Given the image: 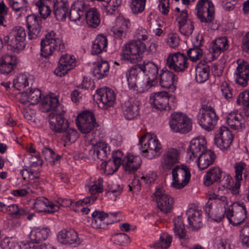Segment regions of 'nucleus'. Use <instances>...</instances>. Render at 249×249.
<instances>
[{"label":"nucleus","instance_id":"f257e3e1","mask_svg":"<svg viewBox=\"0 0 249 249\" xmlns=\"http://www.w3.org/2000/svg\"><path fill=\"white\" fill-rule=\"evenodd\" d=\"M142 155L148 159H153L160 155L161 144L157 136L151 133L143 135L139 139Z\"/></svg>","mask_w":249,"mask_h":249},{"label":"nucleus","instance_id":"f03ea898","mask_svg":"<svg viewBox=\"0 0 249 249\" xmlns=\"http://www.w3.org/2000/svg\"><path fill=\"white\" fill-rule=\"evenodd\" d=\"M66 49V44L53 31L48 32L41 41V55L47 58L55 51L63 52Z\"/></svg>","mask_w":249,"mask_h":249},{"label":"nucleus","instance_id":"7ed1b4c3","mask_svg":"<svg viewBox=\"0 0 249 249\" xmlns=\"http://www.w3.org/2000/svg\"><path fill=\"white\" fill-rule=\"evenodd\" d=\"M146 49V46L144 42L133 40L123 46L121 55L123 59L135 64L142 60Z\"/></svg>","mask_w":249,"mask_h":249},{"label":"nucleus","instance_id":"20e7f679","mask_svg":"<svg viewBox=\"0 0 249 249\" xmlns=\"http://www.w3.org/2000/svg\"><path fill=\"white\" fill-rule=\"evenodd\" d=\"M219 119L214 108L210 106L202 105L197 115V121L200 126L207 131L213 130Z\"/></svg>","mask_w":249,"mask_h":249},{"label":"nucleus","instance_id":"39448f33","mask_svg":"<svg viewBox=\"0 0 249 249\" xmlns=\"http://www.w3.org/2000/svg\"><path fill=\"white\" fill-rule=\"evenodd\" d=\"M26 37V32L24 28L17 26L4 37V42L10 47V49L14 51H19L24 48Z\"/></svg>","mask_w":249,"mask_h":249},{"label":"nucleus","instance_id":"423d86ee","mask_svg":"<svg viewBox=\"0 0 249 249\" xmlns=\"http://www.w3.org/2000/svg\"><path fill=\"white\" fill-rule=\"evenodd\" d=\"M175 101V97L166 91L155 92L150 98L151 104L160 110L174 109L176 107Z\"/></svg>","mask_w":249,"mask_h":249},{"label":"nucleus","instance_id":"0eeeda50","mask_svg":"<svg viewBox=\"0 0 249 249\" xmlns=\"http://www.w3.org/2000/svg\"><path fill=\"white\" fill-rule=\"evenodd\" d=\"M196 15L202 23H211L214 18V7L211 0H199L196 6Z\"/></svg>","mask_w":249,"mask_h":249},{"label":"nucleus","instance_id":"6e6552de","mask_svg":"<svg viewBox=\"0 0 249 249\" xmlns=\"http://www.w3.org/2000/svg\"><path fill=\"white\" fill-rule=\"evenodd\" d=\"M171 129L175 132L185 134L192 129L191 120L180 112L172 113L169 121Z\"/></svg>","mask_w":249,"mask_h":249},{"label":"nucleus","instance_id":"1a4fd4ad","mask_svg":"<svg viewBox=\"0 0 249 249\" xmlns=\"http://www.w3.org/2000/svg\"><path fill=\"white\" fill-rule=\"evenodd\" d=\"M172 187L180 189L184 187L190 181L191 174L189 168L181 164L176 165L172 169Z\"/></svg>","mask_w":249,"mask_h":249},{"label":"nucleus","instance_id":"9d476101","mask_svg":"<svg viewBox=\"0 0 249 249\" xmlns=\"http://www.w3.org/2000/svg\"><path fill=\"white\" fill-rule=\"evenodd\" d=\"M76 124L78 130L85 134L91 132L97 124L93 113L89 110L79 113L76 119Z\"/></svg>","mask_w":249,"mask_h":249},{"label":"nucleus","instance_id":"9b49d317","mask_svg":"<svg viewBox=\"0 0 249 249\" xmlns=\"http://www.w3.org/2000/svg\"><path fill=\"white\" fill-rule=\"evenodd\" d=\"M165 65L170 70L182 72L187 69L189 63L187 56L178 52L169 54L166 59Z\"/></svg>","mask_w":249,"mask_h":249},{"label":"nucleus","instance_id":"f8f14e48","mask_svg":"<svg viewBox=\"0 0 249 249\" xmlns=\"http://www.w3.org/2000/svg\"><path fill=\"white\" fill-rule=\"evenodd\" d=\"M234 139V135L227 127L221 126L215 132L214 142L221 150L228 149Z\"/></svg>","mask_w":249,"mask_h":249},{"label":"nucleus","instance_id":"ddd939ff","mask_svg":"<svg viewBox=\"0 0 249 249\" xmlns=\"http://www.w3.org/2000/svg\"><path fill=\"white\" fill-rule=\"evenodd\" d=\"M154 195L158 207L160 211L165 214L170 213L173 208V198L161 188H157Z\"/></svg>","mask_w":249,"mask_h":249},{"label":"nucleus","instance_id":"4468645a","mask_svg":"<svg viewBox=\"0 0 249 249\" xmlns=\"http://www.w3.org/2000/svg\"><path fill=\"white\" fill-rule=\"evenodd\" d=\"M180 151L175 148H169L162 155L160 166L164 171H170L179 163Z\"/></svg>","mask_w":249,"mask_h":249},{"label":"nucleus","instance_id":"2eb2a0df","mask_svg":"<svg viewBox=\"0 0 249 249\" xmlns=\"http://www.w3.org/2000/svg\"><path fill=\"white\" fill-rule=\"evenodd\" d=\"M236 63L234 73L235 82L242 87H247L249 81V63L242 59H238Z\"/></svg>","mask_w":249,"mask_h":249},{"label":"nucleus","instance_id":"dca6fc26","mask_svg":"<svg viewBox=\"0 0 249 249\" xmlns=\"http://www.w3.org/2000/svg\"><path fill=\"white\" fill-rule=\"evenodd\" d=\"M76 59L73 55L69 54L61 55L58 66L54 71V74L59 77L65 75L76 66Z\"/></svg>","mask_w":249,"mask_h":249},{"label":"nucleus","instance_id":"f3484780","mask_svg":"<svg viewBox=\"0 0 249 249\" xmlns=\"http://www.w3.org/2000/svg\"><path fill=\"white\" fill-rule=\"evenodd\" d=\"M178 79V76L173 71L165 68L160 71V84L162 88L168 89L170 92H173L176 90Z\"/></svg>","mask_w":249,"mask_h":249},{"label":"nucleus","instance_id":"a211bd4d","mask_svg":"<svg viewBox=\"0 0 249 249\" xmlns=\"http://www.w3.org/2000/svg\"><path fill=\"white\" fill-rule=\"evenodd\" d=\"M18 59L15 55L5 53L0 57V73L7 75L12 73L16 69Z\"/></svg>","mask_w":249,"mask_h":249},{"label":"nucleus","instance_id":"6ab92c4d","mask_svg":"<svg viewBox=\"0 0 249 249\" xmlns=\"http://www.w3.org/2000/svg\"><path fill=\"white\" fill-rule=\"evenodd\" d=\"M206 144L207 142L205 138L202 137H199L192 140L187 150V155L190 159L194 160L201 153L206 151Z\"/></svg>","mask_w":249,"mask_h":249},{"label":"nucleus","instance_id":"aec40b11","mask_svg":"<svg viewBox=\"0 0 249 249\" xmlns=\"http://www.w3.org/2000/svg\"><path fill=\"white\" fill-rule=\"evenodd\" d=\"M48 117L50 128L55 132H64L69 126L68 120L60 114L51 112Z\"/></svg>","mask_w":249,"mask_h":249},{"label":"nucleus","instance_id":"412c9836","mask_svg":"<svg viewBox=\"0 0 249 249\" xmlns=\"http://www.w3.org/2000/svg\"><path fill=\"white\" fill-rule=\"evenodd\" d=\"M57 237L58 242L62 244L76 247L80 243L77 232L73 229L62 230L58 233Z\"/></svg>","mask_w":249,"mask_h":249},{"label":"nucleus","instance_id":"4be33fe9","mask_svg":"<svg viewBox=\"0 0 249 249\" xmlns=\"http://www.w3.org/2000/svg\"><path fill=\"white\" fill-rule=\"evenodd\" d=\"M100 96L98 107L103 109H107L112 107L116 101V95L114 91L109 88L102 89L100 91L97 90Z\"/></svg>","mask_w":249,"mask_h":249},{"label":"nucleus","instance_id":"5701e85b","mask_svg":"<svg viewBox=\"0 0 249 249\" xmlns=\"http://www.w3.org/2000/svg\"><path fill=\"white\" fill-rule=\"evenodd\" d=\"M26 22L29 30L28 38L29 39L36 38L40 35L41 31L42 20L36 15L32 14L26 18Z\"/></svg>","mask_w":249,"mask_h":249},{"label":"nucleus","instance_id":"b1692460","mask_svg":"<svg viewBox=\"0 0 249 249\" xmlns=\"http://www.w3.org/2000/svg\"><path fill=\"white\" fill-rule=\"evenodd\" d=\"M89 9V4L83 0L74 1L71 6L69 14L71 21L76 22L82 18H84L85 10Z\"/></svg>","mask_w":249,"mask_h":249},{"label":"nucleus","instance_id":"393cba45","mask_svg":"<svg viewBox=\"0 0 249 249\" xmlns=\"http://www.w3.org/2000/svg\"><path fill=\"white\" fill-rule=\"evenodd\" d=\"M140 101L136 98L130 99L125 102L123 107L124 117L128 120L137 118L140 115Z\"/></svg>","mask_w":249,"mask_h":249},{"label":"nucleus","instance_id":"a878e982","mask_svg":"<svg viewBox=\"0 0 249 249\" xmlns=\"http://www.w3.org/2000/svg\"><path fill=\"white\" fill-rule=\"evenodd\" d=\"M34 208L38 212L53 213L59 210V206L54 204L47 198L40 196L37 197L34 203Z\"/></svg>","mask_w":249,"mask_h":249},{"label":"nucleus","instance_id":"bb28decb","mask_svg":"<svg viewBox=\"0 0 249 249\" xmlns=\"http://www.w3.org/2000/svg\"><path fill=\"white\" fill-rule=\"evenodd\" d=\"M53 14L59 21H64L69 13V4L67 0H53Z\"/></svg>","mask_w":249,"mask_h":249},{"label":"nucleus","instance_id":"cd10ccee","mask_svg":"<svg viewBox=\"0 0 249 249\" xmlns=\"http://www.w3.org/2000/svg\"><path fill=\"white\" fill-rule=\"evenodd\" d=\"M130 25L129 20L123 17H119L117 18L115 25L112 28L111 31L116 38L122 39L126 36Z\"/></svg>","mask_w":249,"mask_h":249},{"label":"nucleus","instance_id":"c85d7f7f","mask_svg":"<svg viewBox=\"0 0 249 249\" xmlns=\"http://www.w3.org/2000/svg\"><path fill=\"white\" fill-rule=\"evenodd\" d=\"M226 119L227 124L233 129L241 130L245 127V120L238 111L230 112Z\"/></svg>","mask_w":249,"mask_h":249},{"label":"nucleus","instance_id":"c756f323","mask_svg":"<svg viewBox=\"0 0 249 249\" xmlns=\"http://www.w3.org/2000/svg\"><path fill=\"white\" fill-rule=\"evenodd\" d=\"M138 69L142 71L148 76L147 79L154 85L158 79L159 69L158 66L152 62H143L142 65H139Z\"/></svg>","mask_w":249,"mask_h":249},{"label":"nucleus","instance_id":"7c9ffc66","mask_svg":"<svg viewBox=\"0 0 249 249\" xmlns=\"http://www.w3.org/2000/svg\"><path fill=\"white\" fill-rule=\"evenodd\" d=\"M223 174V171L218 167L210 168L204 177L205 185L210 186L214 183L220 182Z\"/></svg>","mask_w":249,"mask_h":249},{"label":"nucleus","instance_id":"2f4dec72","mask_svg":"<svg viewBox=\"0 0 249 249\" xmlns=\"http://www.w3.org/2000/svg\"><path fill=\"white\" fill-rule=\"evenodd\" d=\"M41 97V92L40 89H32L28 92H23L20 95L19 100L23 104L30 103L32 105H35L40 101Z\"/></svg>","mask_w":249,"mask_h":249},{"label":"nucleus","instance_id":"473e14b6","mask_svg":"<svg viewBox=\"0 0 249 249\" xmlns=\"http://www.w3.org/2000/svg\"><path fill=\"white\" fill-rule=\"evenodd\" d=\"M51 234L50 229L48 227H35L30 233V239L35 244L45 241Z\"/></svg>","mask_w":249,"mask_h":249},{"label":"nucleus","instance_id":"72a5a7b5","mask_svg":"<svg viewBox=\"0 0 249 249\" xmlns=\"http://www.w3.org/2000/svg\"><path fill=\"white\" fill-rule=\"evenodd\" d=\"M216 155L211 150H206L198 156L197 165L200 170H204L213 164L215 160Z\"/></svg>","mask_w":249,"mask_h":249},{"label":"nucleus","instance_id":"f704fd0d","mask_svg":"<svg viewBox=\"0 0 249 249\" xmlns=\"http://www.w3.org/2000/svg\"><path fill=\"white\" fill-rule=\"evenodd\" d=\"M142 163L141 159L139 156L127 154L124 160L123 168L129 173L134 172L140 167Z\"/></svg>","mask_w":249,"mask_h":249},{"label":"nucleus","instance_id":"c9c22d12","mask_svg":"<svg viewBox=\"0 0 249 249\" xmlns=\"http://www.w3.org/2000/svg\"><path fill=\"white\" fill-rule=\"evenodd\" d=\"M59 105L58 99L53 95H49L45 96L40 107L41 111L44 112L52 111V112L57 113L56 108Z\"/></svg>","mask_w":249,"mask_h":249},{"label":"nucleus","instance_id":"e433bc0d","mask_svg":"<svg viewBox=\"0 0 249 249\" xmlns=\"http://www.w3.org/2000/svg\"><path fill=\"white\" fill-rule=\"evenodd\" d=\"M210 67L205 61H200L196 67V80L199 83L208 79L210 74Z\"/></svg>","mask_w":249,"mask_h":249},{"label":"nucleus","instance_id":"4c0bfd02","mask_svg":"<svg viewBox=\"0 0 249 249\" xmlns=\"http://www.w3.org/2000/svg\"><path fill=\"white\" fill-rule=\"evenodd\" d=\"M108 40L106 36L99 35L92 43L91 53L97 55L107 51Z\"/></svg>","mask_w":249,"mask_h":249},{"label":"nucleus","instance_id":"58836bf2","mask_svg":"<svg viewBox=\"0 0 249 249\" xmlns=\"http://www.w3.org/2000/svg\"><path fill=\"white\" fill-rule=\"evenodd\" d=\"M87 23L89 27L96 28L100 23L99 14L95 8H90L89 5V9L85 10V17Z\"/></svg>","mask_w":249,"mask_h":249},{"label":"nucleus","instance_id":"ea45409f","mask_svg":"<svg viewBox=\"0 0 249 249\" xmlns=\"http://www.w3.org/2000/svg\"><path fill=\"white\" fill-rule=\"evenodd\" d=\"M93 70V75L97 79H100L108 75L109 70V65L106 61H102L94 63Z\"/></svg>","mask_w":249,"mask_h":249},{"label":"nucleus","instance_id":"a19ab883","mask_svg":"<svg viewBox=\"0 0 249 249\" xmlns=\"http://www.w3.org/2000/svg\"><path fill=\"white\" fill-rule=\"evenodd\" d=\"M228 41L226 37H221L216 39L212 46L213 58H216L222 52L228 49Z\"/></svg>","mask_w":249,"mask_h":249},{"label":"nucleus","instance_id":"79ce46f5","mask_svg":"<svg viewBox=\"0 0 249 249\" xmlns=\"http://www.w3.org/2000/svg\"><path fill=\"white\" fill-rule=\"evenodd\" d=\"M9 4L18 18L24 15L27 10V0H9Z\"/></svg>","mask_w":249,"mask_h":249},{"label":"nucleus","instance_id":"37998d69","mask_svg":"<svg viewBox=\"0 0 249 249\" xmlns=\"http://www.w3.org/2000/svg\"><path fill=\"white\" fill-rule=\"evenodd\" d=\"M108 219H83V222L87 226L94 229H105L109 224L116 222L115 220L108 221Z\"/></svg>","mask_w":249,"mask_h":249},{"label":"nucleus","instance_id":"c03bdc74","mask_svg":"<svg viewBox=\"0 0 249 249\" xmlns=\"http://www.w3.org/2000/svg\"><path fill=\"white\" fill-rule=\"evenodd\" d=\"M172 236L167 233L160 234L159 239L151 245V247L154 249H167L172 242Z\"/></svg>","mask_w":249,"mask_h":249},{"label":"nucleus","instance_id":"a18cd8bd","mask_svg":"<svg viewBox=\"0 0 249 249\" xmlns=\"http://www.w3.org/2000/svg\"><path fill=\"white\" fill-rule=\"evenodd\" d=\"M234 168L235 180L242 181L243 178L246 179L249 176V171L248 170L247 165L245 162L242 161L235 162Z\"/></svg>","mask_w":249,"mask_h":249},{"label":"nucleus","instance_id":"49530a36","mask_svg":"<svg viewBox=\"0 0 249 249\" xmlns=\"http://www.w3.org/2000/svg\"><path fill=\"white\" fill-rule=\"evenodd\" d=\"M6 212L10 215L17 216H27V218H32L34 213L28 215L29 211L27 208H19L16 204H11L6 207Z\"/></svg>","mask_w":249,"mask_h":249},{"label":"nucleus","instance_id":"de8ad7c7","mask_svg":"<svg viewBox=\"0 0 249 249\" xmlns=\"http://www.w3.org/2000/svg\"><path fill=\"white\" fill-rule=\"evenodd\" d=\"M96 158L101 161H106L108 155L110 154L109 147L105 142H99L96 143Z\"/></svg>","mask_w":249,"mask_h":249},{"label":"nucleus","instance_id":"09e8293b","mask_svg":"<svg viewBox=\"0 0 249 249\" xmlns=\"http://www.w3.org/2000/svg\"><path fill=\"white\" fill-rule=\"evenodd\" d=\"M122 3L121 0H107L102 3L103 10L107 15H112L118 10Z\"/></svg>","mask_w":249,"mask_h":249},{"label":"nucleus","instance_id":"8fccbe9b","mask_svg":"<svg viewBox=\"0 0 249 249\" xmlns=\"http://www.w3.org/2000/svg\"><path fill=\"white\" fill-rule=\"evenodd\" d=\"M202 38L197 45L190 48L187 52V55L193 62H196L200 59L203 55V51L200 48L202 46Z\"/></svg>","mask_w":249,"mask_h":249},{"label":"nucleus","instance_id":"3c124183","mask_svg":"<svg viewBox=\"0 0 249 249\" xmlns=\"http://www.w3.org/2000/svg\"><path fill=\"white\" fill-rule=\"evenodd\" d=\"M140 71L135 66L130 68L126 73V77L129 89L131 90L135 85L139 79Z\"/></svg>","mask_w":249,"mask_h":249},{"label":"nucleus","instance_id":"603ef678","mask_svg":"<svg viewBox=\"0 0 249 249\" xmlns=\"http://www.w3.org/2000/svg\"><path fill=\"white\" fill-rule=\"evenodd\" d=\"M236 103L239 105L243 106L245 115L249 119V89L239 94Z\"/></svg>","mask_w":249,"mask_h":249},{"label":"nucleus","instance_id":"864d4df0","mask_svg":"<svg viewBox=\"0 0 249 249\" xmlns=\"http://www.w3.org/2000/svg\"><path fill=\"white\" fill-rule=\"evenodd\" d=\"M103 183V179L102 178H99L97 179H94L93 181L90 180V182L87 184L90 194L94 195L103 192L104 190Z\"/></svg>","mask_w":249,"mask_h":249},{"label":"nucleus","instance_id":"5fc2aeb1","mask_svg":"<svg viewBox=\"0 0 249 249\" xmlns=\"http://www.w3.org/2000/svg\"><path fill=\"white\" fill-rule=\"evenodd\" d=\"M150 82L148 79L144 80L141 77L134 86L135 87L132 88L131 90L136 93H143L147 91L153 85L152 83L150 85L149 84Z\"/></svg>","mask_w":249,"mask_h":249},{"label":"nucleus","instance_id":"6e6d98bb","mask_svg":"<svg viewBox=\"0 0 249 249\" xmlns=\"http://www.w3.org/2000/svg\"><path fill=\"white\" fill-rule=\"evenodd\" d=\"M28 85V77L25 74H19L13 81V86L18 90H21Z\"/></svg>","mask_w":249,"mask_h":249},{"label":"nucleus","instance_id":"4d7b16f0","mask_svg":"<svg viewBox=\"0 0 249 249\" xmlns=\"http://www.w3.org/2000/svg\"><path fill=\"white\" fill-rule=\"evenodd\" d=\"M42 154L45 160L50 163H54L60 159V156L56 154L53 149L49 147H44L42 150Z\"/></svg>","mask_w":249,"mask_h":249},{"label":"nucleus","instance_id":"13d9d810","mask_svg":"<svg viewBox=\"0 0 249 249\" xmlns=\"http://www.w3.org/2000/svg\"><path fill=\"white\" fill-rule=\"evenodd\" d=\"M36 5L38 7L39 13L43 18L45 19L50 15L52 11L46 1L44 0H39L36 2Z\"/></svg>","mask_w":249,"mask_h":249},{"label":"nucleus","instance_id":"bf43d9fd","mask_svg":"<svg viewBox=\"0 0 249 249\" xmlns=\"http://www.w3.org/2000/svg\"><path fill=\"white\" fill-rule=\"evenodd\" d=\"M18 244V239L17 237H6L1 241L0 247L1 249H14Z\"/></svg>","mask_w":249,"mask_h":249},{"label":"nucleus","instance_id":"052dcab7","mask_svg":"<svg viewBox=\"0 0 249 249\" xmlns=\"http://www.w3.org/2000/svg\"><path fill=\"white\" fill-rule=\"evenodd\" d=\"M92 218H107L108 217H124V216L121 212H114L110 213H105L104 211L100 210H95L91 214Z\"/></svg>","mask_w":249,"mask_h":249},{"label":"nucleus","instance_id":"680f3d73","mask_svg":"<svg viewBox=\"0 0 249 249\" xmlns=\"http://www.w3.org/2000/svg\"><path fill=\"white\" fill-rule=\"evenodd\" d=\"M120 165L115 163L114 160H109L104 161L102 163L101 167L102 169H105L108 174H112L117 171Z\"/></svg>","mask_w":249,"mask_h":249},{"label":"nucleus","instance_id":"e2e57ef3","mask_svg":"<svg viewBox=\"0 0 249 249\" xmlns=\"http://www.w3.org/2000/svg\"><path fill=\"white\" fill-rule=\"evenodd\" d=\"M182 223L181 219H175L174 220V232L175 235L180 239H183L186 236V230L184 225L180 223Z\"/></svg>","mask_w":249,"mask_h":249},{"label":"nucleus","instance_id":"0e129e2a","mask_svg":"<svg viewBox=\"0 0 249 249\" xmlns=\"http://www.w3.org/2000/svg\"><path fill=\"white\" fill-rule=\"evenodd\" d=\"M146 0H132L130 8L134 14L141 13L144 10Z\"/></svg>","mask_w":249,"mask_h":249},{"label":"nucleus","instance_id":"69168bd1","mask_svg":"<svg viewBox=\"0 0 249 249\" xmlns=\"http://www.w3.org/2000/svg\"><path fill=\"white\" fill-rule=\"evenodd\" d=\"M180 33L185 36L192 35L194 30V22L189 19L187 23L178 26Z\"/></svg>","mask_w":249,"mask_h":249},{"label":"nucleus","instance_id":"338daca9","mask_svg":"<svg viewBox=\"0 0 249 249\" xmlns=\"http://www.w3.org/2000/svg\"><path fill=\"white\" fill-rule=\"evenodd\" d=\"M186 214L187 218H199L202 215V212L194 204H191L189 205Z\"/></svg>","mask_w":249,"mask_h":249},{"label":"nucleus","instance_id":"774afa93","mask_svg":"<svg viewBox=\"0 0 249 249\" xmlns=\"http://www.w3.org/2000/svg\"><path fill=\"white\" fill-rule=\"evenodd\" d=\"M240 240L244 247L249 248V223L244 227L240 235Z\"/></svg>","mask_w":249,"mask_h":249}]
</instances>
